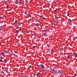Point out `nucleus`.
<instances>
[{
    "mask_svg": "<svg viewBox=\"0 0 77 77\" xmlns=\"http://www.w3.org/2000/svg\"><path fill=\"white\" fill-rule=\"evenodd\" d=\"M7 52L8 51H7L5 50L4 52L2 51L1 54L2 55L3 57H5V54H7Z\"/></svg>",
    "mask_w": 77,
    "mask_h": 77,
    "instance_id": "1",
    "label": "nucleus"
},
{
    "mask_svg": "<svg viewBox=\"0 0 77 77\" xmlns=\"http://www.w3.org/2000/svg\"><path fill=\"white\" fill-rule=\"evenodd\" d=\"M51 71H52L53 73L54 74V72L55 73H57V72L56 71H55V70L54 69H52L51 68Z\"/></svg>",
    "mask_w": 77,
    "mask_h": 77,
    "instance_id": "2",
    "label": "nucleus"
},
{
    "mask_svg": "<svg viewBox=\"0 0 77 77\" xmlns=\"http://www.w3.org/2000/svg\"><path fill=\"white\" fill-rule=\"evenodd\" d=\"M39 67L40 68H44V66L43 65V64H41L39 65Z\"/></svg>",
    "mask_w": 77,
    "mask_h": 77,
    "instance_id": "3",
    "label": "nucleus"
},
{
    "mask_svg": "<svg viewBox=\"0 0 77 77\" xmlns=\"http://www.w3.org/2000/svg\"><path fill=\"white\" fill-rule=\"evenodd\" d=\"M61 74H65V71L63 70H61Z\"/></svg>",
    "mask_w": 77,
    "mask_h": 77,
    "instance_id": "4",
    "label": "nucleus"
},
{
    "mask_svg": "<svg viewBox=\"0 0 77 77\" xmlns=\"http://www.w3.org/2000/svg\"><path fill=\"white\" fill-rule=\"evenodd\" d=\"M37 77H41V76L39 75V72H38L37 73Z\"/></svg>",
    "mask_w": 77,
    "mask_h": 77,
    "instance_id": "5",
    "label": "nucleus"
},
{
    "mask_svg": "<svg viewBox=\"0 0 77 77\" xmlns=\"http://www.w3.org/2000/svg\"><path fill=\"white\" fill-rule=\"evenodd\" d=\"M54 23H59V21L56 20H54Z\"/></svg>",
    "mask_w": 77,
    "mask_h": 77,
    "instance_id": "6",
    "label": "nucleus"
},
{
    "mask_svg": "<svg viewBox=\"0 0 77 77\" xmlns=\"http://www.w3.org/2000/svg\"><path fill=\"white\" fill-rule=\"evenodd\" d=\"M3 29V26H1L0 28V30H2Z\"/></svg>",
    "mask_w": 77,
    "mask_h": 77,
    "instance_id": "7",
    "label": "nucleus"
},
{
    "mask_svg": "<svg viewBox=\"0 0 77 77\" xmlns=\"http://www.w3.org/2000/svg\"><path fill=\"white\" fill-rule=\"evenodd\" d=\"M18 3V0H16L15 2V5H17V3Z\"/></svg>",
    "mask_w": 77,
    "mask_h": 77,
    "instance_id": "8",
    "label": "nucleus"
},
{
    "mask_svg": "<svg viewBox=\"0 0 77 77\" xmlns=\"http://www.w3.org/2000/svg\"><path fill=\"white\" fill-rule=\"evenodd\" d=\"M16 24H18V26H20L21 24V23H20V22H19L17 23H16Z\"/></svg>",
    "mask_w": 77,
    "mask_h": 77,
    "instance_id": "9",
    "label": "nucleus"
},
{
    "mask_svg": "<svg viewBox=\"0 0 77 77\" xmlns=\"http://www.w3.org/2000/svg\"><path fill=\"white\" fill-rule=\"evenodd\" d=\"M4 61L5 63H6V62H7V61H8V60H7V59H5L4 60Z\"/></svg>",
    "mask_w": 77,
    "mask_h": 77,
    "instance_id": "10",
    "label": "nucleus"
},
{
    "mask_svg": "<svg viewBox=\"0 0 77 77\" xmlns=\"http://www.w3.org/2000/svg\"><path fill=\"white\" fill-rule=\"evenodd\" d=\"M43 36H47V34L46 33H44L42 34Z\"/></svg>",
    "mask_w": 77,
    "mask_h": 77,
    "instance_id": "11",
    "label": "nucleus"
},
{
    "mask_svg": "<svg viewBox=\"0 0 77 77\" xmlns=\"http://www.w3.org/2000/svg\"><path fill=\"white\" fill-rule=\"evenodd\" d=\"M58 72L59 74H61V71H60V70H58Z\"/></svg>",
    "mask_w": 77,
    "mask_h": 77,
    "instance_id": "12",
    "label": "nucleus"
},
{
    "mask_svg": "<svg viewBox=\"0 0 77 77\" xmlns=\"http://www.w3.org/2000/svg\"><path fill=\"white\" fill-rule=\"evenodd\" d=\"M0 18H1L2 19V20H4V19H5V17H0Z\"/></svg>",
    "mask_w": 77,
    "mask_h": 77,
    "instance_id": "13",
    "label": "nucleus"
},
{
    "mask_svg": "<svg viewBox=\"0 0 77 77\" xmlns=\"http://www.w3.org/2000/svg\"><path fill=\"white\" fill-rule=\"evenodd\" d=\"M77 54L76 53H75V57H77Z\"/></svg>",
    "mask_w": 77,
    "mask_h": 77,
    "instance_id": "14",
    "label": "nucleus"
},
{
    "mask_svg": "<svg viewBox=\"0 0 77 77\" xmlns=\"http://www.w3.org/2000/svg\"><path fill=\"white\" fill-rule=\"evenodd\" d=\"M67 58L68 59H69L70 58H71V57L69 55H68V56H67Z\"/></svg>",
    "mask_w": 77,
    "mask_h": 77,
    "instance_id": "15",
    "label": "nucleus"
},
{
    "mask_svg": "<svg viewBox=\"0 0 77 77\" xmlns=\"http://www.w3.org/2000/svg\"><path fill=\"white\" fill-rule=\"evenodd\" d=\"M35 25L36 26H39V23H37L35 24Z\"/></svg>",
    "mask_w": 77,
    "mask_h": 77,
    "instance_id": "16",
    "label": "nucleus"
},
{
    "mask_svg": "<svg viewBox=\"0 0 77 77\" xmlns=\"http://www.w3.org/2000/svg\"><path fill=\"white\" fill-rule=\"evenodd\" d=\"M4 3H7V4H8V2L6 1V2H5V1H4Z\"/></svg>",
    "mask_w": 77,
    "mask_h": 77,
    "instance_id": "17",
    "label": "nucleus"
},
{
    "mask_svg": "<svg viewBox=\"0 0 77 77\" xmlns=\"http://www.w3.org/2000/svg\"><path fill=\"white\" fill-rule=\"evenodd\" d=\"M27 15H28V17H32V16L30 15H29V14H27Z\"/></svg>",
    "mask_w": 77,
    "mask_h": 77,
    "instance_id": "18",
    "label": "nucleus"
},
{
    "mask_svg": "<svg viewBox=\"0 0 77 77\" xmlns=\"http://www.w3.org/2000/svg\"><path fill=\"white\" fill-rule=\"evenodd\" d=\"M7 54H11V52H9L7 51Z\"/></svg>",
    "mask_w": 77,
    "mask_h": 77,
    "instance_id": "19",
    "label": "nucleus"
},
{
    "mask_svg": "<svg viewBox=\"0 0 77 77\" xmlns=\"http://www.w3.org/2000/svg\"><path fill=\"white\" fill-rule=\"evenodd\" d=\"M42 71H43V72H45V71H47V70H42Z\"/></svg>",
    "mask_w": 77,
    "mask_h": 77,
    "instance_id": "20",
    "label": "nucleus"
},
{
    "mask_svg": "<svg viewBox=\"0 0 77 77\" xmlns=\"http://www.w3.org/2000/svg\"><path fill=\"white\" fill-rule=\"evenodd\" d=\"M18 32H19V31H18V30L16 31V33H18Z\"/></svg>",
    "mask_w": 77,
    "mask_h": 77,
    "instance_id": "21",
    "label": "nucleus"
},
{
    "mask_svg": "<svg viewBox=\"0 0 77 77\" xmlns=\"http://www.w3.org/2000/svg\"><path fill=\"white\" fill-rule=\"evenodd\" d=\"M45 32H48L49 31V30L48 29H46L45 30Z\"/></svg>",
    "mask_w": 77,
    "mask_h": 77,
    "instance_id": "22",
    "label": "nucleus"
},
{
    "mask_svg": "<svg viewBox=\"0 0 77 77\" xmlns=\"http://www.w3.org/2000/svg\"><path fill=\"white\" fill-rule=\"evenodd\" d=\"M32 48H36V46H33L32 47Z\"/></svg>",
    "mask_w": 77,
    "mask_h": 77,
    "instance_id": "23",
    "label": "nucleus"
},
{
    "mask_svg": "<svg viewBox=\"0 0 77 77\" xmlns=\"http://www.w3.org/2000/svg\"><path fill=\"white\" fill-rule=\"evenodd\" d=\"M54 12L55 13H56V11H57L54 10Z\"/></svg>",
    "mask_w": 77,
    "mask_h": 77,
    "instance_id": "24",
    "label": "nucleus"
},
{
    "mask_svg": "<svg viewBox=\"0 0 77 77\" xmlns=\"http://www.w3.org/2000/svg\"><path fill=\"white\" fill-rule=\"evenodd\" d=\"M18 30L19 31V32H21V29H19Z\"/></svg>",
    "mask_w": 77,
    "mask_h": 77,
    "instance_id": "25",
    "label": "nucleus"
},
{
    "mask_svg": "<svg viewBox=\"0 0 77 77\" xmlns=\"http://www.w3.org/2000/svg\"><path fill=\"white\" fill-rule=\"evenodd\" d=\"M5 71L7 73H8V70L5 69Z\"/></svg>",
    "mask_w": 77,
    "mask_h": 77,
    "instance_id": "26",
    "label": "nucleus"
},
{
    "mask_svg": "<svg viewBox=\"0 0 77 77\" xmlns=\"http://www.w3.org/2000/svg\"><path fill=\"white\" fill-rule=\"evenodd\" d=\"M14 56H16V57H17V55H16L15 54H13Z\"/></svg>",
    "mask_w": 77,
    "mask_h": 77,
    "instance_id": "27",
    "label": "nucleus"
},
{
    "mask_svg": "<svg viewBox=\"0 0 77 77\" xmlns=\"http://www.w3.org/2000/svg\"><path fill=\"white\" fill-rule=\"evenodd\" d=\"M18 38H20V36L18 35Z\"/></svg>",
    "mask_w": 77,
    "mask_h": 77,
    "instance_id": "28",
    "label": "nucleus"
},
{
    "mask_svg": "<svg viewBox=\"0 0 77 77\" xmlns=\"http://www.w3.org/2000/svg\"><path fill=\"white\" fill-rule=\"evenodd\" d=\"M51 51H53V48H51Z\"/></svg>",
    "mask_w": 77,
    "mask_h": 77,
    "instance_id": "29",
    "label": "nucleus"
},
{
    "mask_svg": "<svg viewBox=\"0 0 77 77\" xmlns=\"http://www.w3.org/2000/svg\"><path fill=\"white\" fill-rule=\"evenodd\" d=\"M68 23H71V21H70L69 22H68Z\"/></svg>",
    "mask_w": 77,
    "mask_h": 77,
    "instance_id": "30",
    "label": "nucleus"
},
{
    "mask_svg": "<svg viewBox=\"0 0 77 77\" xmlns=\"http://www.w3.org/2000/svg\"><path fill=\"white\" fill-rule=\"evenodd\" d=\"M62 53L61 52L60 53V56H62Z\"/></svg>",
    "mask_w": 77,
    "mask_h": 77,
    "instance_id": "31",
    "label": "nucleus"
},
{
    "mask_svg": "<svg viewBox=\"0 0 77 77\" xmlns=\"http://www.w3.org/2000/svg\"><path fill=\"white\" fill-rule=\"evenodd\" d=\"M74 75H75V76H77V74L76 73H75V74H74Z\"/></svg>",
    "mask_w": 77,
    "mask_h": 77,
    "instance_id": "32",
    "label": "nucleus"
},
{
    "mask_svg": "<svg viewBox=\"0 0 77 77\" xmlns=\"http://www.w3.org/2000/svg\"><path fill=\"white\" fill-rule=\"evenodd\" d=\"M19 4L20 5H21V3L20 2H19Z\"/></svg>",
    "mask_w": 77,
    "mask_h": 77,
    "instance_id": "33",
    "label": "nucleus"
},
{
    "mask_svg": "<svg viewBox=\"0 0 77 77\" xmlns=\"http://www.w3.org/2000/svg\"><path fill=\"white\" fill-rule=\"evenodd\" d=\"M34 36H36V34L34 33Z\"/></svg>",
    "mask_w": 77,
    "mask_h": 77,
    "instance_id": "34",
    "label": "nucleus"
},
{
    "mask_svg": "<svg viewBox=\"0 0 77 77\" xmlns=\"http://www.w3.org/2000/svg\"><path fill=\"white\" fill-rule=\"evenodd\" d=\"M68 33H69V34H70V33H71V31H69V32H68Z\"/></svg>",
    "mask_w": 77,
    "mask_h": 77,
    "instance_id": "35",
    "label": "nucleus"
},
{
    "mask_svg": "<svg viewBox=\"0 0 77 77\" xmlns=\"http://www.w3.org/2000/svg\"><path fill=\"white\" fill-rule=\"evenodd\" d=\"M0 62H3V60H0Z\"/></svg>",
    "mask_w": 77,
    "mask_h": 77,
    "instance_id": "36",
    "label": "nucleus"
},
{
    "mask_svg": "<svg viewBox=\"0 0 77 77\" xmlns=\"http://www.w3.org/2000/svg\"><path fill=\"white\" fill-rule=\"evenodd\" d=\"M25 2L26 3H28V1H25Z\"/></svg>",
    "mask_w": 77,
    "mask_h": 77,
    "instance_id": "37",
    "label": "nucleus"
},
{
    "mask_svg": "<svg viewBox=\"0 0 77 77\" xmlns=\"http://www.w3.org/2000/svg\"><path fill=\"white\" fill-rule=\"evenodd\" d=\"M74 38L75 39H77V37H75Z\"/></svg>",
    "mask_w": 77,
    "mask_h": 77,
    "instance_id": "38",
    "label": "nucleus"
},
{
    "mask_svg": "<svg viewBox=\"0 0 77 77\" xmlns=\"http://www.w3.org/2000/svg\"><path fill=\"white\" fill-rule=\"evenodd\" d=\"M55 18H57V15H55Z\"/></svg>",
    "mask_w": 77,
    "mask_h": 77,
    "instance_id": "39",
    "label": "nucleus"
},
{
    "mask_svg": "<svg viewBox=\"0 0 77 77\" xmlns=\"http://www.w3.org/2000/svg\"><path fill=\"white\" fill-rule=\"evenodd\" d=\"M62 51H63V48H62L61 49Z\"/></svg>",
    "mask_w": 77,
    "mask_h": 77,
    "instance_id": "40",
    "label": "nucleus"
},
{
    "mask_svg": "<svg viewBox=\"0 0 77 77\" xmlns=\"http://www.w3.org/2000/svg\"><path fill=\"white\" fill-rule=\"evenodd\" d=\"M3 59V57H2L1 58V60H2V59Z\"/></svg>",
    "mask_w": 77,
    "mask_h": 77,
    "instance_id": "41",
    "label": "nucleus"
},
{
    "mask_svg": "<svg viewBox=\"0 0 77 77\" xmlns=\"http://www.w3.org/2000/svg\"><path fill=\"white\" fill-rule=\"evenodd\" d=\"M67 16H69V14H67Z\"/></svg>",
    "mask_w": 77,
    "mask_h": 77,
    "instance_id": "42",
    "label": "nucleus"
},
{
    "mask_svg": "<svg viewBox=\"0 0 77 77\" xmlns=\"http://www.w3.org/2000/svg\"><path fill=\"white\" fill-rule=\"evenodd\" d=\"M2 72L4 74V75H5V73L4 72H3V71H2Z\"/></svg>",
    "mask_w": 77,
    "mask_h": 77,
    "instance_id": "43",
    "label": "nucleus"
},
{
    "mask_svg": "<svg viewBox=\"0 0 77 77\" xmlns=\"http://www.w3.org/2000/svg\"><path fill=\"white\" fill-rule=\"evenodd\" d=\"M24 13L25 14H27V12H25Z\"/></svg>",
    "mask_w": 77,
    "mask_h": 77,
    "instance_id": "44",
    "label": "nucleus"
},
{
    "mask_svg": "<svg viewBox=\"0 0 77 77\" xmlns=\"http://www.w3.org/2000/svg\"><path fill=\"white\" fill-rule=\"evenodd\" d=\"M34 39H36V36L34 37Z\"/></svg>",
    "mask_w": 77,
    "mask_h": 77,
    "instance_id": "45",
    "label": "nucleus"
},
{
    "mask_svg": "<svg viewBox=\"0 0 77 77\" xmlns=\"http://www.w3.org/2000/svg\"><path fill=\"white\" fill-rule=\"evenodd\" d=\"M36 22H38V20H37V19H36Z\"/></svg>",
    "mask_w": 77,
    "mask_h": 77,
    "instance_id": "46",
    "label": "nucleus"
},
{
    "mask_svg": "<svg viewBox=\"0 0 77 77\" xmlns=\"http://www.w3.org/2000/svg\"><path fill=\"white\" fill-rule=\"evenodd\" d=\"M30 77H33V75H31L30 76Z\"/></svg>",
    "mask_w": 77,
    "mask_h": 77,
    "instance_id": "47",
    "label": "nucleus"
},
{
    "mask_svg": "<svg viewBox=\"0 0 77 77\" xmlns=\"http://www.w3.org/2000/svg\"><path fill=\"white\" fill-rule=\"evenodd\" d=\"M8 6H6V8H8Z\"/></svg>",
    "mask_w": 77,
    "mask_h": 77,
    "instance_id": "48",
    "label": "nucleus"
},
{
    "mask_svg": "<svg viewBox=\"0 0 77 77\" xmlns=\"http://www.w3.org/2000/svg\"><path fill=\"white\" fill-rule=\"evenodd\" d=\"M22 77H24V76H22Z\"/></svg>",
    "mask_w": 77,
    "mask_h": 77,
    "instance_id": "49",
    "label": "nucleus"
},
{
    "mask_svg": "<svg viewBox=\"0 0 77 77\" xmlns=\"http://www.w3.org/2000/svg\"><path fill=\"white\" fill-rule=\"evenodd\" d=\"M17 23V21H16L15 24H17V23Z\"/></svg>",
    "mask_w": 77,
    "mask_h": 77,
    "instance_id": "50",
    "label": "nucleus"
},
{
    "mask_svg": "<svg viewBox=\"0 0 77 77\" xmlns=\"http://www.w3.org/2000/svg\"><path fill=\"white\" fill-rule=\"evenodd\" d=\"M15 53H16V54H17V53H16V52L15 51Z\"/></svg>",
    "mask_w": 77,
    "mask_h": 77,
    "instance_id": "51",
    "label": "nucleus"
},
{
    "mask_svg": "<svg viewBox=\"0 0 77 77\" xmlns=\"http://www.w3.org/2000/svg\"><path fill=\"white\" fill-rule=\"evenodd\" d=\"M24 77H27V76H24Z\"/></svg>",
    "mask_w": 77,
    "mask_h": 77,
    "instance_id": "52",
    "label": "nucleus"
},
{
    "mask_svg": "<svg viewBox=\"0 0 77 77\" xmlns=\"http://www.w3.org/2000/svg\"><path fill=\"white\" fill-rule=\"evenodd\" d=\"M57 67L56 66H55V68H56Z\"/></svg>",
    "mask_w": 77,
    "mask_h": 77,
    "instance_id": "53",
    "label": "nucleus"
},
{
    "mask_svg": "<svg viewBox=\"0 0 77 77\" xmlns=\"http://www.w3.org/2000/svg\"><path fill=\"white\" fill-rule=\"evenodd\" d=\"M74 0H72V1H74Z\"/></svg>",
    "mask_w": 77,
    "mask_h": 77,
    "instance_id": "54",
    "label": "nucleus"
},
{
    "mask_svg": "<svg viewBox=\"0 0 77 77\" xmlns=\"http://www.w3.org/2000/svg\"><path fill=\"white\" fill-rule=\"evenodd\" d=\"M72 56H74V55H72Z\"/></svg>",
    "mask_w": 77,
    "mask_h": 77,
    "instance_id": "55",
    "label": "nucleus"
},
{
    "mask_svg": "<svg viewBox=\"0 0 77 77\" xmlns=\"http://www.w3.org/2000/svg\"><path fill=\"white\" fill-rule=\"evenodd\" d=\"M43 1H44V0H42Z\"/></svg>",
    "mask_w": 77,
    "mask_h": 77,
    "instance_id": "56",
    "label": "nucleus"
},
{
    "mask_svg": "<svg viewBox=\"0 0 77 77\" xmlns=\"http://www.w3.org/2000/svg\"><path fill=\"white\" fill-rule=\"evenodd\" d=\"M59 20V21H60V20Z\"/></svg>",
    "mask_w": 77,
    "mask_h": 77,
    "instance_id": "57",
    "label": "nucleus"
},
{
    "mask_svg": "<svg viewBox=\"0 0 77 77\" xmlns=\"http://www.w3.org/2000/svg\"><path fill=\"white\" fill-rule=\"evenodd\" d=\"M0 70H1V69H0Z\"/></svg>",
    "mask_w": 77,
    "mask_h": 77,
    "instance_id": "58",
    "label": "nucleus"
},
{
    "mask_svg": "<svg viewBox=\"0 0 77 77\" xmlns=\"http://www.w3.org/2000/svg\"><path fill=\"white\" fill-rule=\"evenodd\" d=\"M11 68H12V66H11Z\"/></svg>",
    "mask_w": 77,
    "mask_h": 77,
    "instance_id": "59",
    "label": "nucleus"
}]
</instances>
